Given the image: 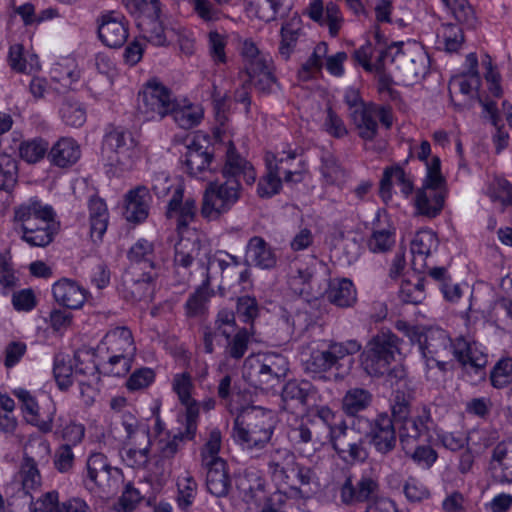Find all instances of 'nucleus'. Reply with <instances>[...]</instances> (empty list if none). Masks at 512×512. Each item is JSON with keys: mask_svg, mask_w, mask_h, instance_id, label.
<instances>
[{"mask_svg": "<svg viewBox=\"0 0 512 512\" xmlns=\"http://www.w3.org/2000/svg\"><path fill=\"white\" fill-rule=\"evenodd\" d=\"M221 179L210 182L203 194L200 213L207 220H217L228 213L240 200L242 183L253 185L257 175L253 165L243 158L232 142L226 151Z\"/></svg>", "mask_w": 512, "mask_h": 512, "instance_id": "1", "label": "nucleus"}, {"mask_svg": "<svg viewBox=\"0 0 512 512\" xmlns=\"http://www.w3.org/2000/svg\"><path fill=\"white\" fill-rule=\"evenodd\" d=\"M421 354L425 361L427 378L437 376V373H433L435 368L440 373L446 372L451 356L464 368L474 370L479 379H484L486 376L485 367L488 363V358L482 351L481 346L464 337H458L452 341L449 334L442 328H426Z\"/></svg>", "mask_w": 512, "mask_h": 512, "instance_id": "2", "label": "nucleus"}, {"mask_svg": "<svg viewBox=\"0 0 512 512\" xmlns=\"http://www.w3.org/2000/svg\"><path fill=\"white\" fill-rule=\"evenodd\" d=\"M13 221L22 232L21 239L32 247H46L57 232L55 211L37 197L17 205L13 209Z\"/></svg>", "mask_w": 512, "mask_h": 512, "instance_id": "3", "label": "nucleus"}, {"mask_svg": "<svg viewBox=\"0 0 512 512\" xmlns=\"http://www.w3.org/2000/svg\"><path fill=\"white\" fill-rule=\"evenodd\" d=\"M274 432V418L271 411L261 407L243 408L234 420L232 437L243 450L253 452L263 449Z\"/></svg>", "mask_w": 512, "mask_h": 512, "instance_id": "4", "label": "nucleus"}, {"mask_svg": "<svg viewBox=\"0 0 512 512\" xmlns=\"http://www.w3.org/2000/svg\"><path fill=\"white\" fill-rule=\"evenodd\" d=\"M361 348L357 340L332 342L326 349L313 348L303 360L304 370L320 379H328L326 373L334 370V378L342 379L353 364L350 356L358 353Z\"/></svg>", "mask_w": 512, "mask_h": 512, "instance_id": "5", "label": "nucleus"}, {"mask_svg": "<svg viewBox=\"0 0 512 512\" xmlns=\"http://www.w3.org/2000/svg\"><path fill=\"white\" fill-rule=\"evenodd\" d=\"M288 371V360L282 354L258 353L245 359L243 377L251 386L269 390L278 385Z\"/></svg>", "mask_w": 512, "mask_h": 512, "instance_id": "6", "label": "nucleus"}, {"mask_svg": "<svg viewBox=\"0 0 512 512\" xmlns=\"http://www.w3.org/2000/svg\"><path fill=\"white\" fill-rule=\"evenodd\" d=\"M400 338L389 330H381L366 344L360 356L361 366L372 377L388 373L395 355L400 353Z\"/></svg>", "mask_w": 512, "mask_h": 512, "instance_id": "7", "label": "nucleus"}, {"mask_svg": "<svg viewBox=\"0 0 512 512\" xmlns=\"http://www.w3.org/2000/svg\"><path fill=\"white\" fill-rule=\"evenodd\" d=\"M400 338L389 330H381L366 344L360 356L361 366L372 377L388 373L395 355L400 353Z\"/></svg>", "mask_w": 512, "mask_h": 512, "instance_id": "8", "label": "nucleus"}, {"mask_svg": "<svg viewBox=\"0 0 512 512\" xmlns=\"http://www.w3.org/2000/svg\"><path fill=\"white\" fill-rule=\"evenodd\" d=\"M50 453L49 444L41 439L31 440L24 450V458L14 480L7 489L17 490L18 493L28 495L42 484L39 465L47 463Z\"/></svg>", "mask_w": 512, "mask_h": 512, "instance_id": "9", "label": "nucleus"}, {"mask_svg": "<svg viewBox=\"0 0 512 512\" xmlns=\"http://www.w3.org/2000/svg\"><path fill=\"white\" fill-rule=\"evenodd\" d=\"M122 481V471L113 467L103 453L95 452L88 456L82 475V482L87 490L106 495L113 494Z\"/></svg>", "mask_w": 512, "mask_h": 512, "instance_id": "10", "label": "nucleus"}, {"mask_svg": "<svg viewBox=\"0 0 512 512\" xmlns=\"http://www.w3.org/2000/svg\"><path fill=\"white\" fill-rule=\"evenodd\" d=\"M403 42H393L381 49L377 58V69H384L386 63H395L409 80L423 78L429 69V57L420 48L403 50Z\"/></svg>", "mask_w": 512, "mask_h": 512, "instance_id": "11", "label": "nucleus"}, {"mask_svg": "<svg viewBox=\"0 0 512 512\" xmlns=\"http://www.w3.org/2000/svg\"><path fill=\"white\" fill-rule=\"evenodd\" d=\"M174 101L168 88L149 81L138 95L137 115L143 121L161 120L171 112Z\"/></svg>", "mask_w": 512, "mask_h": 512, "instance_id": "12", "label": "nucleus"}, {"mask_svg": "<svg viewBox=\"0 0 512 512\" xmlns=\"http://www.w3.org/2000/svg\"><path fill=\"white\" fill-rule=\"evenodd\" d=\"M102 154L110 166L128 170L137 155L136 142L129 131L121 127L112 128L104 136Z\"/></svg>", "mask_w": 512, "mask_h": 512, "instance_id": "13", "label": "nucleus"}, {"mask_svg": "<svg viewBox=\"0 0 512 512\" xmlns=\"http://www.w3.org/2000/svg\"><path fill=\"white\" fill-rule=\"evenodd\" d=\"M359 433L353 423L348 427L346 421L342 420L328 440L338 457L347 464L362 463L368 458L365 441Z\"/></svg>", "mask_w": 512, "mask_h": 512, "instance_id": "14", "label": "nucleus"}, {"mask_svg": "<svg viewBox=\"0 0 512 512\" xmlns=\"http://www.w3.org/2000/svg\"><path fill=\"white\" fill-rule=\"evenodd\" d=\"M363 426L368 427L366 435L375 450L386 455L396 447L397 436L391 416L387 413H379L372 421L366 417L353 420V427L361 432Z\"/></svg>", "mask_w": 512, "mask_h": 512, "instance_id": "15", "label": "nucleus"}, {"mask_svg": "<svg viewBox=\"0 0 512 512\" xmlns=\"http://www.w3.org/2000/svg\"><path fill=\"white\" fill-rule=\"evenodd\" d=\"M158 276L159 272L153 270L143 272L134 271V269L126 270L119 288L120 294L131 303L149 302L153 298Z\"/></svg>", "mask_w": 512, "mask_h": 512, "instance_id": "16", "label": "nucleus"}, {"mask_svg": "<svg viewBox=\"0 0 512 512\" xmlns=\"http://www.w3.org/2000/svg\"><path fill=\"white\" fill-rule=\"evenodd\" d=\"M160 11L159 0H149L143 3L137 17L141 37L155 46H165L168 43L165 29L159 20Z\"/></svg>", "mask_w": 512, "mask_h": 512, "instance_id": "17", "label": "nucleus"}, {"mask_svg": "<svg viewBox=\"0 0 512 512\" xmlns=\"http://www.w3.org/2000/svg\"><path fill=\"white\" fill-rule=\"evenodd\" d=\"M339 498L342 505L353 506L358 503L371 502L379 491V483L371 475L363 474L354 483L352 476H347L338 486Z\"/></svg>", "mask_w": 512, "mask_h": 512, "instance_id": "18", "label": "nucleus"}, {"mask_svg": "<svg viewBox=\"0 0 512 512\" xmlns=\"http://www.w3.org/2000/svg\"><path fill=\"white\" fill-rule=\"evenodd\" d=\"M296 157V150L286 144L281 151L266 154V168L286 183L301 182L304 168L300 163L295 164Z\"/></svg>", "mask_w": 512, "mask_h": 512, "instance_id": "19", "label": "nucleus"}, {"mask_svg": "<svg viewBox=\"0 0 512 512\" xmlns=\"http://www.w3.org/2000/svg\"><path fill=\"white\" fill-rule=\"evenodd\" d=\"M287 435L295 446L311 444L318 450L326 444V433L318 431L317 425L305 415L288 420Z\"/></svg>", "mask_w": 512, "mask_h": 512, "instance_id": "20", "label": "nucleus"}, {"mask_svg": "<svg viewBox=\"0 0 512 512\" xmlns=\"http://www.w3.org/2000/svg\"><path fill=\"white\" fill-rule=\"evenodd\" d=\"M435 428L436 423L430 408L422 405L414 408L413 413L399 425V438L401 442H405L407 439L417 440L429 437Z\"/></svg>", "mask_w": 512, "mask_h": 512, "instance_id": "21", "label": "nucleus"}, {"mask_svg": "<svg viewBox=\"0 0 512 512\" xmlns=\"http://www.w3.org/2000/svg\"><path fill=\"white\" fill-rule=\"evenodd\" d=\"M97 21L99 38L106 46L119 48L127 41L128 27L120 13L107 11Z\"/></svg>", "mask_w": 512, "mask_h": 512, "instance_id": "22", "label": "nucleus"}, {"mask_svg": "<svg viewBox=\"0 0 512 512\" xmlns=\"http://www.w3.org/2000/svg\"><path fill=\"white\" fill-rule=\"evenodd\" d=\"M172 388L185 407V421L188 422V435H191L197 429L200 408V403L191 397L194 388L191 375L188 372L175 374Z\"/></svg>", "mask_w": 512, "mask_h": 512, "instance_id": "23", "label": "nucleus"}, {"mask_svg": "<svg viewBox=\"0 0 512 512\" xmlns=\"http://www.w3.org/2000/svg\"><path fill=\"white\" fill-rule=\"evenodd\" d=\"M201 254V242L198 238H180L175 244L174 272L179 277V284H186L190 277V267Z\"/></svg>", "mask_w": 512, "mask_h": 512, "instance_id": "24", "label": "nucleus"}, {"mask_svg": "<svg viewBox=\"0 0 512 512\" xmlns=\"http://www.w3.org/2000/svg\"><path fill=\"white\" fill-rule=\"evenodd\" d=\"M197 213V204L193 197H184V186H177L168 201L166 217L174 219L180 231L194 221Z\"/></svg>", "mask_w": 512, "mask_h": 512, "instance_id": "25", "label": "nucleus"}, {"mask_svg": "<svg viewBox=\"0 0 512 512\" xmlns=\"http://www.w3.org/2000/svg\"><path fill=\"white\" fill-rule=\"evenodd\" d=\"M196 431L197 429H194L193 434L188 435V422L185 421L184 431L179 430L172 438L159 441L153 470L156 475L165 476L170 473L171 460L179 451L180 442L184 440H192L196 435Z\"/></svg>", "mask_w": 512, "mask_h": 512, "instance_id": "26", "label": "nucleus"}, {"mask_svg": "<svg viewBox=\"0 0 512 512\" xmlns=\"http://www.w3.org/2000/svg\"><path fill=\"white\" fill-rule=\"evenodd\" d=\"M491 477L499 484H512V438L499 442L489 462Z\"/></svg>", "mask_w": 512, "mask_h": 512, "instance_id": "27", "label": "nucleus"}, {"mask_svg": "<svg viewBox=\"0 0 512 512\" xmlns=\"http://www.w3.org/2000/svg\"><path fill=\"white\" fill-rule=\"evenodd\" d=\"M244 264L271 270L277 265L276 250L261 236H253L245 248Z\"/></svg>", "mask_w": 512, "mask_h": 512, "instance_id": "28", "label": "nucleus"}, {"mask_svg": "<svg viewBox=\"0 0 512 512\" xmlns=\"http://www.w3.org/2000/svg\"><path fill=\"white\" fill-rule=\"evenodd\" d=\"M265 485V479L256 470H245L236 478V487L243 500L257 507L269 497L266 495Z\"/></svg>", "mask_w": 512, "mask_h": 512, "instance_id": "29", "label": "nucleus"}, {"mask_svg": "<svg viewBox=\"0 0 512 512\" xmlns=\"http://www.w3.org/2000/svg\"><path fill=\"white\" fill-rule=\"evenodd\" d=\"M267 469L273 481L288 483L290 472H294L296 456L288 448H273L267 453Z\"/></svg>", "mask_w": 512, "mask_h": 512, "instance_id": "30", "label": "nucleus"}, {"mask_svg": "<svg viewBox=\"0 0 512 512\" xmlns=\"http://www.w3.org/2000/svg\"><path fill=\"white\" fill-rule=\"evenodd\" d=\"M272 59L254 62L246 67L248 81L263 95L271 94L279 87Z\"/></svg>", "mask_w": 512, "mask_h": 512, "instance_id": "31", "label": "nucleus"}, {"mask_svg": "<svg viewBox=\"0 0 512 512\" xmlns=\"http://www.w3.org/2000/svg\"><path fill=\"white\" fill-rule=\"evenodd\" d=\"M55 301L69 309H79L87 299V290L77 282L63 278L52 286Z\"/></svg>", "mask_w": 512, "mask_h": 512, "instance_id": "32", "label": "nucleus"}, {"mask_svg": "<svg viewBox=\"0 0 512 512\" xmlns=\"http://www.w3.org/2000/svg\"><path fill=\"white\" fill-rule=\"evenodd\" d=\"M106 349L107 354H119L125 360V356H135L136 347L132 332L127 327H116L110 330L98 346L99 351Z\"/></svg>", "mask_w": 512, "mask_h": 512, "instance_id": "33", "label": "nucleus"}, {"mask_svg": "<svg viewBox=\"0 0 512 512\" xmlns=\"http://www.w3.org/2000/svg\"><path fill=\"white\" fill-rule=\"evenodd\" d=\"M446 193L444 188L423 185L416 192L415 207L419 215L435 218L444 207Z\"/></svg>", "mask_w": 512, "mask_h": 512, "instance_id": "34", "label": "nucleus"}, {"mask_svg": "<svg viewBox=\"0 0 512 512\" xmlns=\"http://www.w3.org/2000/svg\"><path fill=\"white\" fill-rule=\"evenodd\" d=\"M130 265L127 270L159 272L160 263L155 254L154 244L145 239L138 240L129 250Z\"/></svg>", "mask_w": 512, "mask_h": 512, "instance_id": "35", "label": "nucleus"}, {"mask_svg": "<svg viewBox=\"0 0 512 512\" xmlns=\"http://www.w3.org/2000/svg\"><path fill=\"white\" fill-rule=\"evenodd\" d=\"M438 247V238L432 230L418 231L411 241L412 266L415 271L424 272L426 258Z\"/></svg>", "mask_w": 512, "mask_h": 512, "instance_id": "36", "label": "nucleus"}, {"mask_svg": "<svg viewBox=\"0 0 512 512\" xmlns=\"http://www.w3.org/2000/svg\"><path fill=\"white\" fill-rule=\"evenodd\" d=\"M396 242V228L385 218L382 221L378 215L373 222L372 233L367 241L368 249L373 253H385L392 249Z\"/></svg>", "mask_w": 512, "mask_h": 512, "instance_id": "37", "label": "nucleus"}, {"mask_svg": "<svg viewBox=\"0 0 512 512\" xmlns=\"http://www.w3.org/2000/svg\"><path fill=\"white\" fill-rule=\"evenodd\" d=\"M309 16L320 25L328 26L331 36H336L343 21L340 9L334 2H329L324 7L322 0H316L309 6Z\"/></svg>", "mask_w": 512, "mask_h": 512, "instance_id": "38", "label": "nucleus"}, {"mask_svg": "<svg viewBox=\"0 0 512 512\" xmlns=\"http://www.w3.org/2000/svg\"><path fill=\"white\" fill-rule=\"evenodd\" d=\"M394 183L400 186L405 197H408L414 189L413 180L400 166L387 167L384 169L379 189L380 196L384 201L391 199Z\"/></svg>", "mask_w": 512, "mask_h": 512, "instance_id": "39", "label": "nucleus"}, {"mask_svg": "<svg viewBox=\"0 0 512 512\" xmlns=\"http://www.w3.org/2000/svg\"><path fill=\"white\" fill-rule=\"evenodd\" d=\"M315 393L314 386L307 380H290L282 388V409L288 411L307 404L309 397Z\"/></svg>", "mask_w": 512, "mask_h": 512, "instance_id": "40", "label": "nucleus"}, {"mask_svg": "<svg viewBox=\"0 0 512 512\" xmlns=\"http://www.w3.org/2000/svg\"><path fill=\"white\" fill-rule=\"evenodd\" d=\"M351 121L358 130V135L365 141H372L378 133L376 105L349 112Z\"/></svg>", "mask_w": 512, "mask_h": 512, "instance_id": "41", "label": "nucleus"}, {"mask_svg": "<svg viewBox=\"0 0 512 512\" xmlns=\"http://www.w3.org/2000/svg\"><path fill=\"white\" fill-rule=\"evenodd\" d=\"M81 151L77 142L70 137L60 138L50 149V161L61 168L74 165L80 158Z\"/></svg>", "mask_w": 512, "mask_h": 512, "instance_id": "42", "label": "nucleus"}, {"mask_svg": "<svg viewBox=\"0 0 512 512\" xmlns=\"http://www.w3.org/2000/svg\"><path fill=\"white\" fill-rule=\"evenodd\" d=\"M214 291L210 288V276L205 277L203 283L189 295L184 304L187 318H201L208 312V304Z\"/></svg>", "mask_w": 512, "mask_h": 512, "instance_id": "43", "label": "nucleus"}, {"mask_svg": "<svg viewBox=\"0 0 512 512\" xmlns=\"http://www.w3.org/2000/svg\"><path fill=\"white\" fill-rule=\"evenodd\" d=\"M204 466L207 468V490L216 497L226 496L231 487V481L226 471V462L216 460L214 463Z\"/></svg>", "mask_w": 512, "mask_h": 512, "instance_id": "44", "label": "nucleus"}, {"mask_svg": "<svg viewBox=\"0 0 512 512\" xmlns=\"http://www.w3.org/2000/svg\"><path fill=\"white\" fill-rule=\"evenodd\" d=\"M302 34L303 28L300 16L294 15L282 24L278 52L283 60L288 61L290 59Z\"/></svg>", "mask_w": 512, "mask_h": 512, "instance_id": "45", "label": "nucleus"}, {"mask_svg": "<svg viewBox=\"0 0 512 512\" xmlns=\"http://www.w3.org/2000/svg\"><path fill=\"white\" fill-rule=\"evenodd\" d=\"M149 191L144 186H139L126 196L125 217L130 222H141L148 216Z\"/></svg>", "mask_w": 512, "mask_h": 512, "instance_id": "46", "label": "nucleus"}, {"mask_svg": "<svg viewBox=\"0 0 512 512\" xmlns=\"http://www.w3.org/2000/svg\"><path fill=\"white\" fill-rule=\"evenodd\" d=\"M372 401L373 395L369 390L355 387L345 393L342 398L341 408L345 415L356 420L362 417L359 416V413L368 409Z\"/></svg>", "mask_w": 512, "mask_h": 512, "instance_id": "47", "label": "nucleus"}, {"mask_svg": "<svg viewBox=\"0 0 512 512\" xmlns=\"http://www.w3.org/2000/svg\"><path fill=\"white\" fill-rule=\"evenodd\" d=\"M212 161V155L208 152L207 148H204L196 141H192L187 146V152L185 153V166L187 172L194 177H199L205 172Z\"/></svg>", "mask_w": 512, "mask_h": 512, "instance_id": "48", "label": "nucleus"}, {"mask_svg": "<svg viewBox=\"0 0 512 512\" xmlns=\"http://www.w3.org/2000/svg\"><path fill=\"white\" fill-rule=\"evenodd\" d=\"M253 334V326H251L250 329L239 328L235 333L224 337L226 339L225 356L236 361L241 360L248 351Z\"/></svg>", "mask_w": 512, "mask_h": 512, "instance_id": "49", "label": "nucleus"}, {"mask_svg": "<svg viewBox=\"0 0 512 512\" xmlns=\"http://www.w3.org/2000/svg\"><path fill=\"white\" fill-rule=\"evenodd\" d=\"M326 298L330 303L338 307H351L357 299L352 281L342 279L331 282L326 291Z\"/></svg>", "mask_w": 512, "mask_h": 512, "instance_id": "50", "label": "nucleus"}, {"mask_svg": "<svg viewBox=\"0 0 512 512\" xmlns=\"http://www.w3.org/2000/svg\"><path fill=\"white\" fill-rule=\"evenodd\" d=\"M8 63L11 69L18 73L30 74L40 70L38 56L35 54H25L23 45L19 43L10 46Z\"/></svg>", "mask_w": 512, "mask_h": 512, "instance_id": "51", "label": "nucleus"}, {"mask_svg": "<svg viewBox=\"0 0 512 512\" xmlns=\"http://www.w3.org/2000/svg\"><path fill=\"white\" fill-rule=\"evenodd\" d=\"M130 447L122 455L123 461L132 468L145 469L150 461L151 438L148 435V441L131 439Z\"/></svg>", "mask_w": 512, "mask_h": 512, "instance_id": "52", "label": "nucleus"}, {"mask_svg": "<svg viewBox=\"0 0 512 512\" xmlns=\"http://www.w3.org/2000/svg\"><path fill=\"white\" fill-rule=\"evenodd\" d=\"M90 232L93 241L101 240L107 230L108 211L105 202L93 197L89 201Z\"/></svg>", "mask_w": 512, "mask_h": 512, "instance_id": "53", "label": "nucleus"}, {"mask_svg": "<svg viewBox=\"0 0 512 512\" xmlns=\"http://www.w3.org/2000/svg\"><path fill=\"white\" fill-rule=\"evenodd\" d=\"M251 5L254 7L257 18L271 22L278 16L283 17L288 14L292 8V0H255Z\"/></svg>", "mask_w": 512, "mask_h": 512, "instance_id": "54", "label": "nucleus"}, {"mask_svg": "<svg viewBox=\"0 0 512 512\" xmlns=\"http://www.w3.org/2000/svg\"><path fill=\"white\" fill-rule=\"evenodd\" d=\"M172 115L175 123L183 129H190L197 126L203 118V109L196 104H186L180 106L174 101V107L169 113Z\"/></svg>", "mask_w": 512, "mask_h": 512, "instance_id": "55", "label": "nucleus"}, {"mask_svg": "<svg viewBox=\"0 0 512 512\" xmlns=\"http://www.w3.org/2000/svg\"><path fill=\"white\" fill-rule=\"evenodd\" d=\"M485 194L503 208L512 207V184L505 178L493 176L486 185Z\"/></svg>", "mask_w": 512, "mask_h": 512, "instance_id": "56", "label": "nucleus"}, {"mask_svg": "<svg viewBox=\"0 0 512 512\" xmlns=\"http://www.w3.org/2000/svg\"><path fill=\"white\" fill-rule=\"evenodd\" d=\"M486 435H488V432L485 430H473L468 434L461 431H455L443 432L438 435V439L446 449L452 452H457L467 447L473 437L478 436V439L482 440L486 439Z\"/></svg>", "mask_w": 512, "mask_h": 512, "instance_id": "57", "label": "nucleus"}, {"mask_svg": "<svg viewBox=\"0 0 512 512\" xmlns=\"http://www.w3.org/2000/svg\"><path fill=\"white\" fill-rule=\"evenodd\" d=\"M305 416L317 425L318 431L326 433V443L332 437V432L339 427V423L335 422V412L326 405L312 408Z\"/></svg>", "mask_w": 512, "mask_h": 512, "instance_id": "58", "label": "nucleus"}, {"mask_svg": "<svg viewBox=\"0 0 512 512\" xmlns=\"http://www.w3.org/2000/svg\"><path fill=\"white\" fill-rule=\"evenodd\" d=\"M55 413L54 402L50 398H45L39 403L32 416H28V423L38 427L41 432H50L53 427Z\"/></svg>", "mask_w": 512, "mask_h": 512, "instance_id": "59", "label": "nucleus"}, {"mask_svg": "<svg viewBox=\"0 0 512 512\" xmlns=\"http://www.w3.org/2000/svg\"><path fill=\"white\" fill-rule=\"evenodd\" d=\"M441 2L460 24L468 29L476 28L477 17L473 7L467 0H441Z\"/></svg>", "mask_w": 512, "mask_h": 512, "instance_id": "60", "label": "nucleus"}, {"mask_svg": "<svg viewBox=\"0 0 512 512\" xmlns=\"http://www.w3.org/2000/svg\"><path fill=\"white\" fill-rule=\"evenodd\" d=\"M48 149V142L42 138L24 140L19 143L17 148L19 157L29 164L37 163L43 159Z\"/></svg>", "mask_w": 512, "mask_h": 512, "instance_id": "61", "label": "nucleus"}, {"mask_svg": "<svg viewBox=\"0 0 512 512\" xmlns=\"http://www.w3.org/2000/svg\"><path fill=\"white\" fill-rule=\"evenodd\" d=\"M328 45L325 42L318 43L312 55L301 65L298 71V77L307 81L319 73L323 67V59L327 56Z\"/></svg>", "mask_w": 512, "mask_h": 512, "instance_id": "62", "label": "nucleus"}, {"mask_svg": "<svg viewBox=\"0 0 512 512\" xmlns=\"http://www.w3.org/2000/svg\"><path fill=\"white\" fill-rule=\"evenodd\" d=\"M62 121L71 127H81L86 122V110L78 101L66 99L60 108Z\"/></svg>", "mask_w": 512, "mask_h": 512, "instance_id": "63", "label": "nucleus"}, {"mask_svg": "<svg viewBox=\"0 0 512 512\" xmlns=\"http://www.w3.org/2000/svg\"><path fill=\"white\" fill-rule=\"evenodd\" d=\"M491 385L502 389L512 383V358L506 357L498 360L492 368L490 375Z\"/></svg>", "mask_w": 512, "mask_h": 512, "instance_id": "64", "label": "nucleus"}]
</instances>
